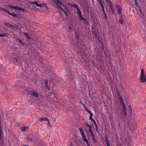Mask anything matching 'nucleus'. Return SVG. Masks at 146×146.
Masks as SVG:
<instances>
[{
	"label": "nucleus",
	"instance_id": "nucleus-45",
	"mask_svg": "<svg viewBox=\"0 0 146 146\" xmlns=\"http://www.w3.org/2000/svg\"><path fill=\"white\" fill-rule=\"evenodd\" d=\"M86 126L88 127H89V128H91L92 127V126L91 125H89L88 123H87L86 125Z\"/></svg>",
	"mask_w": 146,
	"mask_h": 146
},
{
	"label": "nucleus",
	"instance_id": "nucleus-27",
	"mask_svg": "<svg viewBox=\"0 0 146 146\" xmlns=\"http://www.w3.org/2000/svg\"><path fill=\"white\" fill-rule=\"evenodd\" d=\"M78 15L79 16L80 19L81 20H82L84 18L83 17L81 13L78 14Z\"/></svg>",
	"mask_w": 146,
	"mask_h": 146
},
{
	"label": "nucleus",
	"instance_id": "nucleus-57",
	"mask_svg": "<svg viewBox=\"0 0 146 146\" xmlns=\"http://www.w3.org/2000/svg\"><path fill=\"white\" fill-rule=\"evenodd\" d=\"M67 29H68L69 30H71V29L72 28H67Z\"/></svg>",
	"mask_w": 146,
	"mask_h": 146
},
{
	"label": "nucleus",
	"instance_id": "nucleus-17",
	"mask_svg": "<svg viewBox=\"0 0 146 146\" xmlns=\"http://www.w3.org/2000/svg\"><path fill=\"white\" fill-rule=\"evenodd\" d=\"M58 7L60 8V9H61V10L65 14V15L66 16H67V13L64 10V9L62 8L61 7L58 5Z\"/></svg>",
	"mask_w": 146,
	"mask_h": 146
},
{
	"label": "nucleus",
	"instance_id": "nucleus-29",
	"mask_svg": "<svg viewBox=\"0 0 146 146\" xmlns=\"http://www.w3.org/2000/svg\"><path fill=\"white\" fill-rule=\"evenodd\" d=\"M4 11H5L7 14H8L12 16L13 13H11L9 11L5 9V10H4Z\"/></svg>",
	"mask_w": 146,
	"mask_h": 146
},
{
	"label": "nucleus",
	"instance_id": "nucleus-9",
	"mask_svg": "<svg viewBox=\"0 0 146 146\" xmlns=\"http://www.w3.org/2000/svg\"><path fill=\"white\" fill-rule=\"evenodd\" d=\"M33 135L32 134H30L28 135L27 138V139L29 141H32L33 138Z\"/></svg>",
	"mask_w": 146,
	"mask_h": 146
},
{
	"label": "nucleus",
	"instance_id": "nucleus-26",
	"mask_svg": "<svg viewBox=\"0 0 146 146\" xmlns=\"http://www.w3.org/2000/svg\"><path fill=\"white\" fill-rule=\"evenodd\" d=\"M7 35L6 33L0 34V36L1 37L7 36Z\"/></svg>",
	"mask_w": 146,
	"mask_h": 146
},
{
	"label": "nucleus",
	"instance_id": "nucleus-22",
	"mask_svg": "<svg viewBox=\"0 0 146 146\" xmlns=\"http://www.w3.org/2000/svg\"><path fill=\"white\" fill-rule=\"evenodd\" d=\"M82 20L83 21L84 24H86V25H89L88 23V22L86 19L84 18Z\"/></svg>",
	"mask_w": 146,
	"mask_h": 146
},
{
	"label": "nucleus",
	"instance_id": "nucleus-54",
	"mask_svg": "<svg viewBox=\"0 0 146 146\" xmlns=\"http://www.w3.org/2000/svg\"><path fill=\"white\" fill-rule=\"evenodd\" d=\"M101 5V6L102 5H103L102 4V1L100 2L99 3Z\"/></svg>",
	"mask_w": 146,
	"mask_h": 146
},
{
	"label": "nucleus",
	"instance_id": "nucleus-4",
	"mask_svg": "<svg viewBox=\"0 0 146 146\" xmlns=\"http://www.w3.org/2000/svg\"><path fill=\"white\" fill-rule=\"evenodd\" d=\"M29 95L36 98H38V94L35 91L31 92Z\"/></svg>",
	"mask_w": 146,
	"mask_h": 146
},
{
	"label": "nucleus",
	"instance_id": "nucleus-52",
	"mask_svg": "<svg viewBox=\"0 0 146 146\" xmlns=\"http://www.w3.org/2000/svg\"><path fill=\"white\" fill-rule=\"evenodd\" d=\"M109 4L110 5H110H112V3L111 1H109Z\"/></svg>",
	"mask_w": 146,
	"mask_h": 146
},
{
	"label": "nucleus",
	"instance_id": "nucleus-56",
	"mask_svg": "<svg viewBox=\"0 0 146 146\" xmlns=\"http://www.w3.org/2000/svg\"><path fill=\"white\" fill-rule=\"evenodd\" d=\"M45 7H46V9H48V7H47V5H46V6H45Z\"/></svg>",
	"mask_w": 146,
	"mask_h": 146
},
{
	"label": "nucleus",
	"instance_id": "nucleus-51",
	"mask_svg": "<svg viewBox=\"0 0 146 146\" xmlns=\"http://www.w3.org/2000/svg\"><path fill=\"white\" fill-rule=\"evenodd\" d=\"M101 6V7L102 8V10H103V9H104V6L103 5H102Z\"/></svg>",
	"mask_w": 146,
	"mask_h": 146
},
{
	"label": "nucleus",
	"instance_id": "nucleus-14",
	"mask_svg": "<svg viewBox=\"0 0 146 146\" xmlns=\"http://www.w3.org/2000/svg\"><path fill=\"white\" fill-rule=\"evenodd\" d=\"M119 99L120 102L122 104V106H124V105H125L124 103L123 100V98H122L121 96H120L119 97Z\"/></svg>",
	"mask_w": 146,
	"mask_h": 146
},
{
	"label": "nucleus",
	"instance_id": "nucleus-42",
	"mask_svg": "<svg viewBox=\"0 0 146 146\" xmlns=\"http://www.w3.org/2000/svg\"><path fill=\"white\" fill-rule=\"evenodd\" d=\"M75 37L77 39H78L79 38L78 35L76 33V35H75Z\"/></svg>",
	"mask_w": 146,
	"mask_h": 146
},
{
	"label": "nucleus",
	"instance_id": "nucleus-2",
	"mask_svg": "<svg viewBox=\"0 0 146 146\" xmlns=\"http://www.w3.org/2000/svg\"><path fill=\"white\" fill-rule=\"evenodd\" d=\"M14 58L15 62L18 63L19 65H20L21 66H22V59L21 57L18 56Z\"/></svg>",
	"mask_w": 146,
	"mask_h": 146
},
{
	"label": "nucleus",
	"instance_id": "nucleus-48",
	"mask_svg": "<svg viewBox=\"0 0 146 146\" xmlns=\"http://www.w3.org/2000/svg\"><path fill=\"white\" fill-rule=\"evenodd\" d=\"M96 130L98 133H99V131L98 130V127L96 128Z\"/></svg>",
	"mask_w": 146,
	"mask_h": 146
},
{
	"label": "nucleus",
	"instance_id": "nucleus-53",
	"mask_svg": "<svg viewBox=\"0 0 146 146\" xmlns=\"http://www.w3.org/2000/svg\"><path fill=\"white\" fill-rule=\"evenodd\" d=\"M91 120V121H92L94 123L95 122V120L94 119H93V118H92V119Z\"/></svg>",
	"mask_w": 146,
	"mask_h": 146
},
{
	"label": "nucleus",
	"instance_id": "nucleus-24",
	"mask_svg": "<svg viewBox=\"0 0 146 146\" xmlns=\"http://www.w3.org/2000/svg\"><path fill=\"white\" fill-rule=\"evenodd\" d=\"M57 4H59L61 5V6L62 7L64 6V5L62 3V2H61L59 0H58V1H57Z\"/></svg>",
	"mask_w": 146,
	"mask_h": 146
},
{
	"label": "nucleus",
	"instance_id": "nucleus-11",
	"mask_svg": "<svg viewBox=\"0 0 146 146\" xmlns=\"http://www.w3.org/2000/svg\"><path fill=\"white\" fill-rule=\"evenodd\" d=\"M117 9V12L119 13H122V9L121 7L119 5H117L116 7Z\"/></svg>",
	"mask_w": 146,
	"mask_h": 146
},
{
	"label": "nucleus",
	"instance_id": "nucleus-33",
	"mask_svg": "<svg viewBox=\"0 0 146 146\" xmlns=\"http://www.w3.org/2000/svg\"><path fill=\"white\" fill-rule=\"evenodd\" d=\"M85 110L90 114V115H91V114H93V113L91 112V111L88 110V109L87 108H86Z\"/></svg>",
	"mask_w": 146,
	"mask_h": 146
},
{
	"label": "nucleus",
	"instance_id": "nucleus-30",
	"mask_svg": "<svg viewBox=\"0 0 146 146\" xmlns=\"http://www.w3.org/2000/svg\"><path fill=\"white\" fill-rule=\"evenodd\" d=\"M105 141L107 145H108V144L110 145V143L109 142V141L108 139V138L107 137H105Z\"/></svg>",
	"mask_w": 146,
	"mask_h": 146
},
{
	"label": "nucleus",
	"instance_id": "nucleus-7",
	"mask_svg": "<svg viewBox=\"0 0 146 146\" xmlns=\"http://www.w3.org/2000/svg\"><path fill=\"white\" fill-rule=\"evenodd\" d=\"M12 16L13 17H15L20 19H22L23 18V16L20 14H14L13 13Z\"/></svg>",
	"mask_w": 146,
	"mask_h": 146
},
{
	"label": "nucleus",
	"instance_id": "nucleus-18",
	"mask_svg": "<svg viewBox=\"0 0 146 146\" xmlns=\"http://www.w3.org/2000/svg\"><path fill=\"white\" fill-rule=\"evenodd\" d=\"M103 14L104 16L105 19L106 20H107L108 19V17L106 14V13L104 9H103V10H102Z\"/></svg>",
	"mask_w": 146,
	"mask_h": 146
},
{
	"label": "nucleus",
	"instance_id": "nucleus-44",
	"mask_svg": "<svg viewBox=\"0 0 146 146\" xmlns=\"http://www.w3.org/2000/svg\"><path fill=\"white\" fill-rule=\"evenodd\" d=\"M41 7H42V6H43V7L46 6V4L44 3H43L41 4Z\"/></svg>",
	"mask_w": 146,
	"mask_h": 146
},
{
	"label": "nucleus",
	"instance_id": "nucleus-61",
	"mask_svg": "<svg viewBox=\"0 0 146 146\" xmlns=\"http://www.w3.org/2000/svg\"><path fill=\"white\" fill-rule=\"evenodd\" d=\"M1 29H0V30H1L2 29H3L4 30V29H3V28H1Z\"/></svg>",
	"mask_w": 146,
	"mask_h": 146
},
{
	"label": "nucleus",
	"instance_id": "nucleus-40",
	"mask_svg": "<svg viewBox=\"0 0 146 146\" xmlns=\"http://www.w3.org/2000/svg\"><path fill=\"white\" fill-rule=\"evenodd\" d=\"M129 111L130 113H131L132 112V108L131 107V106L130 105H129Z\"/></svg>",
	"mask_w": 146,
	"mask_h": 146
},
{
	"label": "nucleus",
	"instance_id": "nucleus-21",
	"mask_svg": "<svg viewBox=\"0 0 146 146\" xmlns=\"http://www.w3.org/2000/svg\"><path fill=\"white\" fill-rule=\"evenodd\" d=\"M91 135L92 136V138L93 139V140L94 141V142L95 143H97V141L95 138V136H94V133L92 134H91Z\"/></svg>",
	"mask_w": 146,
	"mask_h": 146
},
{
	"label": "nucleus",
	"instance_id": "nucleus-20",
	"mask_svg": "<svg viewBox=\"0 0 146 146\" xmlns=\"http://www.w3.org/2000/svg\"><path fill=\"white\" fill-rule=\"evenodd\" d=\"M39 121H48V119L47 117L42 118L39 120Z\"/></svg>",
	"mask_w": 146,
	"mask_h": 146
},
{
	"label": "nucleus",
	"instance_id": "nucleus-41",
	"mask_svg": "<svg viewBox=\"0 0 146 146\" xmlns=\"http://www.w3.org/2000/svg\"><path fill=\"white\" fill-rule=\"evenodd\" d=\"M55 95L54 94H52L50 95L49 98L51 99H52V97H54Z\"/></svg>",
	"mask_w": 146,
	"mask_h": 146
},
{
	"label": "nucleus",
	"instance_id": "nucleus-55",
	"mask_svg": "<svg viewBox=\"0 0 146 146\" xmlns=\"http://www.w3.org/2000/svg\"><path fill=\"white\" fill-rule=\"evenodd\" d=\"M70 146H73V145L71 142H70Z\"/></svg>",
	"mask_w": 146,
	"mask_h": 146
},
{
	"label": "nucleus",
	"instance_id": "nucleus-10",
	"mask_svg": "<svg viewBox=\"0 0 146 146\" xmlns=\"http://www.w3.org/2000/svg\"><path fill=\"white\" fill-rule=\"evenodd\" d=\"M3 24L7 27H15L13 25H11L9 23L6 22H4L3 23Z\"/></svg>",
	"mask_w": 146,
	"mask_h": 146
},
{
	"label": "nucleus",
	"instance_id": "nucleus-47",
	"mask_svg": "<svg viewBox=\"0 0 146 146\" xmlns=\"http://www.w3.org/2000/svg\"><path fill=\"white\" fill-rule=\"evenodd\" d=\"M48 121V123H47V125L48 127H50V121L48 120V121Z\"/></svg>",
	"mask_w": 146,
	"mask_h": 146
},
{
	"label": "nucleus",
	"instance_id": "nucleus-36",
	"mask_svg": "<svg viewBox=\"0 0 146 146\" xmlns=\"http://www.w3.org/2000/svg\"><path fill=\"white\" fill-rule=\"evenodd\" d=\"M18 40L19 42L21 44H22L23 45H25V44H24V43L22 42V40L21 39H18Z\"/></svg>",
	"mask_w": 146,
	"mask_h": 146
},
{
	"label": "nucleus",
	"instance_id": "nucleus-25",
	"mask_svg": "<svg viewBox=\"0 0 146 146\" xmlns=\"http://www.w3.org/2000/svg\"><path fill=\"white\" fill-rule=\"evenodd\" d=\"M27 126H24L22 127L21 128V130L22 131H25L26 129H28Z\"/></svg>",
	"mask_w": 146,
	"mask_h": 146
},
{
	"label": "nucleus",
	"instance_id": "nucleus-12",
	"mask_svg": "<svg viewBox=\"0 0 146 146\" xmlns=\"http://www.w3.org/2000/svg\"><path fill=\"white\" fill-rule=\"evenodd\" d=\"M31 3L33 5L35 4L36 5V6L39 7H41V4H38L37 1H35L33 2H32Z\"/></svg>",
	"mask_w": 146,
	"mask_h": 146
},
{
	"label": "nucleus",
	"instance_id": "nucleus-8",
	"mask_svg": "<svg viewBox=\"0 0 146 146\" xmlns=\"http://www.w3.org/2000/svg\"><path fill=\"white\" fill-rule=\"evenodd\" d=\"M122 108L123 109V115L124 116H126L127 114V113L125 105L122 106Z\"/></svg>",
	"mask_w": 146,
	"mask_h": 146
},
{
	"label": "nucleus",
	"instance_id": "nucleus-13",
	"mask_svg": "<svg viewBox=\"0 0 146 146\" xmlns=\"http://www.w3.org/2000/svg\"><path fill=\"white\" fill-rule=\"evenodd\" d=\"M134 1H135V5H136V6L137 7H138L139 8L140 13H141V7H139V5H138V3L137 2V0H134Z\"/></svg>",
	"mask_w": 146,
	"mask_h": 146
},
{
	"label": "nucleus",
	"instance_id": "nucleus-35",
	"mask_svg": "<svg viewBox=\"0 0 146 146\" xmlns=\"http://www.w3.org/2000/svg\"><path fill=\"white\" fill-rule=\"evenodd\" d=\"M6 6H7V7H10L11 9H15V8H14V7H15V6H11L10 5H6Z\"/></svg>",
	"mask_w": 146,
	"mask_h": 146
},
{
	"label": "nucleus",
	"instance_id": "nucleus-32",
	"mask_svg": "<svg viewBox=\"0 0 146 146\" xmlns=\"http://www.w3.org/2000/svg\"><path fill=\"white\" fill-rule=\"evenodd\" d=\"M71 6L72 7H75L76 9V8H77L78 7V6L77 5V4H72V5H71Z\"/></svg>",
	"mask_w": 146,
	"mask_h": 146
},
{
	"label": "nucleus",
	"instance_id": "nucleus-50",
	"mask_svg": "<svg viewBox=\"0 0 146 146\" xmlns=\"http://www.w3.org/2000/svg\"><path fill=\"white\" fill-rule=\"evenodd\" d=\"M5 9L0 7V10H3L4 11V10H5Z\"/></svg>",
	"mask_w": 146,
	"mask_h": 146
},
{
	"label": "nucleus",
	"instance_id": "nucleus-46",
	"mask_svg": "<svg viewBox=\"0 0 146 146\" xmlns=\"http://www.w3.org/2000/svg\"><path fill=\"white\" fill-rule=\"evenodd\" d=\"M93 115V114H91V115H90V117H89V118H90V119L91 120L92 119V117Z\"/></svg>",
	"mask_w": 146,
	"mask_h": 146
},
{
	"label": "nucleus",
	"instance_id": "nucleus-59",
	"mask_svg": "<svg viewBox=\"0 0 146 146\" xmlns=\"http://www.w3.org/2000/svg\"><path fill=\"white\" fill-rule=\"evenodd\" d=\"M22 146H29L27 145H23Z\"/></svg>",
	"mask_w": 146,
	"mask_h": 146
},
{
	"label": "nucleus",
	"instance_id": "nucleus-1",
	"mask_svg": "<svg viewBox=\"0 0 146 146\" xmlns=\"http://www.w3.org/2000/svg\"><path fill=\"white\" fill-rule=\"evenodd\" d=\"M144 71L143 69H141V70L140 80L142 83L146 82V76L144 73Z\"/></svg>",
	"mask_w": 146,
	"mask_h": 146
},
{
	"label": "nucleus",
	"instance_id": "nucleus-28",
	"mask_svg": "<svg viewBox=\"0 0 146 146\" xmlns=\"http://www.w3.org/2000/svg\"><path fill=\"white\" fill-rule=\"evenodd\" d=\"M4 11H5L7 14H8L12 16L13 13H11L9 11L5 9V10H4Z\"/></svg>",
	"mask_w": 146,
	"mask_h": 146
},
{
	"label": "nucleus",
	"instance_id": "nucleus-64",
	"mask_svg": "<svg viewBox=\"0 0 146 146\" xmlns=\"http://www.w3.org/2000/svg\"><path fill=\"white\" fill-rule=\"evenodd\" d=\"M77 29H78V28H76V29H75V30L76 31V30H77Z\"/></svg>",
	"mask_w": 146,
	"mask_h": 146
},
{
	"label": "nucleus",
	"instance_id": "nucleus-6",
	"mask_svg": "<svg viewBox=\"0 0 146 146\" xmlns=\"http://www.w3.org/2000/svg\"><path fill=\"white\" fill-rule=\"evenodd\" d=\"M14 8H15V9L17 10H20L21 11H22L23 12L24 11L25 12H27V10H25L23 8H22L21 7H19L17 6H15V7H14Z\"/></svg>",
	"mask_w": 146,
	"mask_h": 146
},
{
	"label": "nucleus",
	"instance_id": "nucleus-34",
	"mask_svg": "<svg viewBox=\"0 0 146 146\" xmlns=\"http://www.w3.org/2000/svg\"><path fill=\"white\" fill-rule=\"evenodd\" d=\"M46 86L47 88V89L49 91L50 90H51L50 88L49 87H48L47 85V81H46Z\"/></svg>",
	"mask_w": 146,
	"mask_h": 146
},
{
	"label": "nucleus",
	"instance_id": "nucleus-15",
	"mask_svg": "<svg viewBox=\"0 0 146 146\" xmlns=\"http://www.w3.org/2000/svg\"><path fill=\"white\" fill-rule=\"evenodd\" d=\"M58 7L60 8V9H61V10L65 14V15L66 16H67V13L64 10V9L62 8L61 7L58 5Z\"/></svg>",
	"mask_w": 146,
	"mask_h": 146
},
{
	"label": "nucleus",
	"instance_id": "nucleus-58",
	"mask_svg": "<svg viewBox=\"0 0 146 146\" xmlns=\"http://www.w3.org/2000/svg\"><path fill=\"white\" fill-rule=\"evenodd\" d=\"M98 1L99 3H100V2L102 1L101 0H98Z\"/></svg>",
	"mask_w": 146,
	"mask_h": 146
},
{
	"label": "nucleus",
	"instance_id": "nucleus-3",
	"mask_svg": "<svg viewBox=\"0 0 146 146\" xmlns=\"http://www.w3.org/2000/svg\"><path fill=\"white\" fill-rule=\"evenodd\" d=\"M92 29L93 33L94 34V35L95 36V37L96 38H98V40H99V38L97 35V34L98 32V30L97 29V28H92Z\"/></svg>",
	"mask_w": 146,
	"mask_h": 146
},
{
	"label": "nucleus",
	"instance_id": "nucleus-37",
	"mask_svg": "<svg viewBox=\"0 0 146 146\" xmlns=\"http://www.w3.org/2000/svg\"><path fill=\"white\" fill-rule=\"evenodd\" d=\"M110 9L112 11V13L113 14H114V12L113 10L112 5H110Z\"/></svg>",
	"mask_w": 146,
	"mask_h": 146
},
{
	"label": "nucleus",
	"instance_id": "nucleus-60",
	"mask_svg": "<svg viewBox=\"0 0 146 146\" xmlns=\"http://www.w3.org/2000/svg\"><path fill=\"white\" fill-rule=\"evenodd\" d=\"M106 0V1L107 2H109V1H110L109 0Z\"/></svg>",
	"mask_w": 146,
	"mask_h": 146
},
{
	"label": "nucleus",
	"instance_id": "nucleus-38",
	"mask_svg": "<svg viewBox=\"0 0 146 146\" xmlns=\"http://www.w3.org/2000/svg\"><path fill=\"white\" fill-rule=\"evenodd\" d=\"M80 103L84 107V108H85V110L86 108V107L85 106V105L81 101L80 102Z\"/></svg>",
	"mask_w": 146,
	"mask_h": 146
},
{
	"label": "nucleus",
	"instance_id": "nucleus-39",
	"mask_svg": "<svg viewBox=\"0 0 146 146\" xmlns=\"http://www.w3.org/2000/svg\"><path fill=\"white\" fill-rule=\"evenodd\" d=\"M76 9L78 12V14L81 13V11H80V9L78 7L77 8H76Z\"/></svg>",
	"mask_w": 146,
	"mask_h": 146
},
{
	"label": "nucleus",
	"instance_id": "nucleus-19",
	"mask_svg": "<svg viewBox=\"0 0 146 146\" xmlns=\"http://www.w3.org/2000/svg\"><path fill=\"white\" fill-rule=\"evenodd\" d=\"M24 35H25L26 38L28 40H31V38L29 37L28 34L27 33H23Z\"/></svg>",
	"mask_w": 146,
	"mask_h": 146
},
{
	"label": "nucleus",
	"instance_id": "nucleus-62",
	"mask_svg": "<svg viewBox=\"0 0 146 146\" xmlns=\"http://www.w3.org/2000/svg\"><path fill=\"white\" fill-rule=\"evenodd\" d=\"M107 146H110V144L108 145H108H107Z\"/></svg>",
	"mask_w": 146,
	"mask_h": 146
},
{
	"label": "nucleus",
	"instance_id": "nucleus-43",
	"mask_svg": "<svg viewBox=\"0 0 146 146\" xmlns=\"http://www.w3.org/2000/svg\"><path fill=\"white\" fill-rule=\"evenodd\" d=\"M89 131L91 135L93 133L92 130V127L89 128Z\"/></svg>",
	"mask_w": 146,
	"mask_h": 146
},
{
	"label": "nucleus",
	"instance_id": "nucleus-63",
	"mask_svg": "<svg viewBox=\"0 0 146 146\" xmlns=\"http://www.w3.org/2000/svg\"><path fill=\"white\" fill-rule=\"evenodd\" d=\"M117 93L119 94V92L118 91H117Z\"/></svg>",
	"mask_w": 146,
	"mask_h": 146
},
{
	"label": "nucleus",
	"instance_id": "nucleus-5",
	"mask_svg": "<svg viewBox=\"0 0 146 146\" xmlns=\"http://www.w3.org/2000/svg\"><path fill=\"white\" fill-rule=\"evenodd\" d=\"M81 133V134L82 136V138L83 139H84L86 138V135L84 133L83 129L81 128H80L79 129Z\"/></svg>",
	"mask_w": 146,
	"mask_h": 146
},
{
	"label": "nucleus",
	"instance_id": "nucleus-23",
	"mask_svg": "<svg viewBox=\"0 0 146 146\" xmlns=\"http://www.w3.org/2000/svg\"><path fill=\"white\" fill-rule=\"evenodd\" d=\"M119 22L120 24H122L123 23V19H122V17L120 18L119 20Z\"/></svg>",
	"mask_w": 146,
	"mask_h": 146
},
{
	"label": "nucleus",
	"instance_id": "nucleus-49",
	"mask_svg": "<svg viewBox=\"0 0 146 146\" xmlns=\"http://www.w3.org/2000/svg\"><path fill=\"white\" fill-rule=\"evenodd\" d=\"M94 124L95 125V128L98 127V126H97L96 122H94Z\"/></svg>",
	"mask_w": 146,
	"mask_h": 146
},
{
	"label": "nucleus",
	"instance_id": "nucleus-16",
	"mask_svg": "<svg viewBox=\"0 0 146 146\" xmlns=\"http://www.w3.org/2000/svg\"><path fill=\"white\" fill-rule=\"evenodd\" d=\"M58 7L60 8V9H61V10L65 14V15L66 16H67V13L64 10V9L62 8L61 7L58 5Z\"/></svg>",
	"mask_w": 146,
	"mask_h": 146
},
{
	"label": "nucleus",
	"instance_id": "nucleus-31",
	"mask_svg": "<svg viewBox=\"0 0 146 146\" xmlns=\"http://www.w3.org/2000/svg\"><path fill=\"white\" fill-rule=\"evenodd\" d=\"M83 140H84V142H86V144L88 146L90 145L88 141V140L86 139V138L83 139Z\"/></svg>",
	"mask_w": 146,
	"mask_h": 146
}]
</instances>
